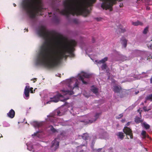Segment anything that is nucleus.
<instances>
[{"label":"nucleus","mask_w":152,"mask_h":152,"mask_svg":"<svg viewBox=\"0 0 152 152\" xmlns=\"http://www.w3.org/2000/svg\"><path fill=\"white\" fill-rule=\"evenodd\" d=\"M40 36L45 39L40 48V52L37 57L36 65H42L49 69L53 68L60 64L61 61L64 58H66L68 53L72 56H74L73 52L77 45L76 42L74 40L60 43V46L57 56H55L52 52L50 40L51 39H56V33L52 31H49L44 27L42 26L38 31Z\"/></svg>","instance_id":"f257e3e1"},{"label":"nucleus","mask_w":152,"mask_h":152,"mask_svg":"<svg viewBox=\"0 0 152 152\" xmlns=\"http://www.w3.org/2000/svg\"><path fill=\"white\" fill-rule=\"evenodd\" d=\"M95 2V0H81L76 2H74L73 0H65L63 2L64 9L61 11L58 9L57 10L60 14L67 17L70 14L86 16L90 12L88 8Z\"/></svg>","instance_id":"f03ea898"},{"label":"nucleus","mask_w":152,"mask_h":152,"mask_svg":"<svg viewBox=\"0 0 152 152\" xmlns=\"http://www.w3.org/2000/svg\"><path fill=\"white\" fill-rule=\"evenodd\" d=\"M22 6L31 18H34L36 13L45 9L42 0H24Z\"/></svg>","instance_id":"7ed1b4c3"},{"label":"nucleus","mask_w":152,"mask_h":152,"mask_svg":"<svg viewBox=\"0 0 152 152\" xmlns=\"http://www.w3.org/2000/svg\"><path fill=\"white\" fill-rule=\"evenodd\" d=\"M61 92V94L58 93L56 95L54 96L53 97L50 98V101L51 102H58L61 98L63 99H61V101L65 102L69 99V96L74 94L73 92L69 90H61L60 91Z\"/></svg>","instance_id":"20e7f679"},{"label":"nucleus","mask_w":152,"mask_h":152,"mask_svg":"<svg viewBox=\"0 0 152 152\" xmlns=\"http://www.w3.org/2000/svg\"><path fill=\"white\" fill-rule=\"evenodd\" d=\"M59 139L56 138L52 142V145L51 146V150L52 151H56L59 146Z\"/></svg>","instance_id":"39448f33"},{"label":"nucleus","mask_w":152,"mask_h":152,"mask_svg":"<svg viewBox=\"0 0 152 152\" xmlns=\"http://www.w3.org/2000/svg\"><path fill=\"white\" fill-rule=\"evenodd\" d=\"M113 90L115 93V95L116 94L118 96L117 98L123 97V95L121 94L122 91L121 88L120 86H113Z\"/></svg>","instance_id":"423d86ee"},{"label":"nucleus","mask_w":152,"mask_h":152,"mask_svg":"<svg viewBox=\"0 0 152 152\" xmlns=\"http://www.w3.org/2000/svg\"><path fill=\"white\" fill-rule=\"evenodd\" d=\"M33 88L32 87L30 88L29 86H26L24 89V94L26 97L25 99H28L29 97V93L31 92V93H33L34 92L35 90H34V92L33 90Z\"/></svg>","instance_id":"0eeeda50"},{"label":"nucleus","mask_w":152,"mask_h":152,"mask_svg":"<svg viewBox=\"0 0 152 152\" xmlns=\"http://www.w3.org/2000/svg\"><path fill=\"white\" fill-rule=\"evenodd\" d=\"M91 77V75L86 73L83 72L79 76V80L82 82L83 83L85 84H87V82L85 80L86 78H88Z\"/></svg>","instance_id":"6e6552de"},{"label":"nucleus","mask_w":152,"mask_h":152,"mask_svg":"<svg viewBox=\"0 0 152 152\" xmlns=\"http://www.w3.org/2000/svg\"><path fill=\"white\" fill-rule=\"evenodd\" d=\"M123 131L126 135L130 136V139H132V131L130 129L126 126L123 129Z\"/></svg>","instance_id":"1a4fd4ad"},{"label":"nucleus","mask_w":152,"mask_h":152,"mask_svg":"<svg viewBox=\"0 0 152 152\" xmlns=\"http://www.w3.org/2000/svg\"><path fill=\"white\" fill-rule=\"evenodd\" d=\"M15 115V112L14 110L11 109L9 112L7 113V115L8 117L11 118H13Z\"/></svg>","instance_id":"9d476101"},{"label":"nucleus","mask_w":152,"mask_h":152,"mask_svg":"<svg viewBox=\"0 0 152 152\" xmlns=\"http://www.w3.org/2000/svg\"><path fill=\"white\" fill-rule=\"evenodd\" d=\"M121 43L122 45V47L125 48L127 45V40L124 37H122L121 39Z\"/></svg>","instance_id":"9b49d317"},{"label":"nucleus","mask_w":152,"mask_h":152,"mask_svg":"<svg viewBox=\"0 0 152 152\" xmlns=\"http://www.w3.org/2000/svg\"><path fill=\"white\" fill-rule=\"evenodd\" d=\"M33 125L35 127H39L42 126V124L41 122L34 121L33 122Z\"/></svg>","instance_id":"f8f14e48"},{"label":"nucleus","mask_w":152,"mask_h":152,"mask_svg":"<svg viewBox=\"0 0 152 152\" xmlns=\"http://www.w3.org/2000/svg\"><path fill=\"white\" fill-rule=\"evenodd\" d=\"M141 125L142 127H144L146 129H149L150 127V126L147 124L145 122L141 123Z\"/></svg>","instance_id":"ddd939ff"},{"label":"nucleus","mask_w":152,"mask_h":152,"mask_svg":"<svg viewBox=\"0 0 152 152\" xmlns=\"http://www.w3.org/2000/svg\"><path fill=\"white\" fill-rule=\"evenodd\" d=\"M134 121L137 124L142 123L143 122V120L142 119L137 116L135 118Z\"/></svg>","instance_id":"4468645a"},{"label":"nucleus","mask_w":152,"mask_h":152,"mask_svg":"<svg viewBox=\"0 0 152 152\" xmlns=\"http://www.w3.org/2000/svg\"><path fill=\"white\" fill-rule=\"evenodd\" d=\"M116 135L118 136L119 138L121 139L122 140L124 137L123 133L122 132H118L117 133Z\"/></svg>","instance_id":"2eb2a0df"},{"label":"nucleus","mask_w":152,"mask_h":152,"mask_svg":"<svg viewBox=\"0 0 152 152\" xmlns=\"http://www.w3.org/2000/svg\"><path fill=\"white\" fill-rule=\"evenodd\" d=\"M82 138L83 140H88L89 138V136L88 134L87 133L84 134L82 136Z\"/></svg>","instance_id":"dca6fc26"},{"label":"nucleus","mask_w":152,"mask_h":152,"mask_svg":"<svg viewBox=\"0 0 152 152\" xmlns=\"http://www.w3.org/2000/svg\"><path fill=\"white\" fill-rule=\"evenodd\" d=\"M95 121V119H93L92 120H88V121H81V122H85L86 123V124H89V123H92L93 121Z\"/></svg>","instance_id":"f3484780"},{"label":"nucleus","mask_w":152,"mask_h":152,"mask_svg":"<svg viewBox=\"0 0 152 152\" xmlns=\"http://www.w3.org/2000/svg\"><path fill=\"white\" fill-rule=\"evenodd\" d=\"M108 60V58L107 57H105L104 58L102 59L101 60L99 61V63H102V64H105L104 63L107 61Z\"/></svg>","instance_id":"a211bd4d"},{"label":"nucleus","mask_w":152,"mask_h":152,"mask_svg":"<svg viewBox=\"0 0 152 152\" xmlns=\"http://www.w3.org/2000/svg\"><path fill=\"white\" fill-rule=\"evenodd\" d=\"M49 119L50 122L53 123L56 122V119L55 118L52 116H50L49 117Z\"/></svg>","instance_id":"6ab92c4d"},{"label":"nucleus","mask_w":152,"mask_h":152,"mask_svg":"<svg viewBox=\"0 0 152 152\" xmlns=\"http://www.w3.org/2000/svg\"><path fill=\"white\" fill-rule=\"evenodd\" d=\"M132 24L134 26H137L139 25H142V23L139 21H136L135 22H132Z\"/></svg>","instance_id":"aec40b11"},{"label":"nucleus","mask_w":152,"mask_h":152,"mask_svg":"<svg viewBox=\"0 0 152 152\" xmlns=\"http://www.w3.org/2000/svg\"><path fill=\"white\" fill-rule=\"evenodd\" d=\"M146 100H149L150 101H152V94L147 96L146 98Z\"/></svg>","instance_id":"412c9836"},{"label":"nucleus","mask_w":152,"mask_h":152,"mask_svg":"<svg viewBox=\"0 0 152 152\" xmlns=\"http://www.w3.org/2000/svg\"><path fill=\"white\" fill-rule=\"evenodd\" d=\"M141 135L143 138H145L147 137L146 132L145 131L142 130L141 132Z\"/></svg>","instance_id":"4be33fe9"},{"label":"nucleus","mask_w":152,"mask_h":152,"mask_svg":"<svg viewBox=\"0 0 152 152\" xmlns=\"http://www.w3.org/2000/svg\"><path fill=\"white\" fill-rule=\"evenodd\" d=\"M120 57L121 58L120 60L121 61H124L125 60H127V57L125 56L121 55H120Z\"/></svg>","instance_id":"5701e85b"},{"label":"nucleus","mask_w":152,"mask_h":152,"mask_svg":"<svg viewBox=\"0 0 152 152\" xmlns=\"http://www.w3.org/2000/svg\"><path fill=\"white\" fill-rule=\"evenodd\" d=\"M55 115L58 116H60L62 115L61 114L60 111L58 110H57L55 112Z\"/></svg>","instance_id":"b1692460"},{"label":"nucleus","mask_w":152,"mask_h":152,"mask_svg":"<svg viewBox=\"0 0 152 152\" xmlns=\"http://www.w3.org/2000/svg\"><path fill=\"white\" fill-rule=\"evenodd\" d=\"M140 53V51L137 50H135L133 52V54H135L136 56H139Z\"/></svg>","instance_id":"393cba45"},{"label":"nucleus","mask_w":152,"mask_h":152,"mask_svg":"<svg viewBox=\"0 0 152 152\" xmlns=\"http://www.w3.org/2000/svg\"><path fill=\"white\" fill-rule=\"evenodd\" d=\"M107 65L105 64H102V65L101 66V68L103 70L106 69H107Z\"/></svg>","instance_id":"a878e982"},{"label":"nucleus","mask_w":152,"mask_h":152,"mask_svg":"<svg viewBox=\"0 0 152 152\" xmlns=\"http://www.w3.org/2000/svg\"><path fill=\"white\" fill-rule=\"evenodd\" d=\"M50 126L51 127V128H50V130L53 133H55L57 131L56 129L52 126L50 125Z\"/></svg>","instance_id":"bb28decb"},{"label":"nucleus","mask_w":152,"mask_h":152,"mask_svg":"<svg viewBox=\"0 0 152 152\" xmlns=\"http://www.w3.org/2000/svg\"><path fill=\"white\" fill-rule=\"evenodd\" d=\"M95 142L94 141V140H93L92 143H91V148L93 150H94V145L95 144Z\"/></svg>","instance_id":"cd10ccee"},{"label":"nucleus","mask_w":152,"mask_h":152,"mask_svg":"<svg viewBox=\"0 0 152 152\" xmlns=\"http://www.w3.org/2000/svg\"><path fill=\"white\" fill-rule=\"evenodd\" d=\"M101 114V112H99L98 113H96V120L99 117V116Z\"/></svg>","instance_id":"c85d7f7f"},{"label":"nucleus","mask_w":152,"mask_h":152,"mask_svg":"<svg viewBox=\"0 0 152 152\" xmlns=\"http://www.w3.org/2000/svg\"><path fill=\"white\" fill-rule=\"evenodd\" d=\"M91 91L93 93H95V87L94 86H92L91 88Z\"/></svg>","instance_id":"c756f323"},{"label":"nucleus","mask_w":152,"mask_h":152,"mask_svg":"<svg viewBox=\"0 0 152 152\" xmlns=\"http://www.w3.org/2000/svg\"><path fill=\"white\" fill-rule=\"evenodd\" d=\"M123 114H121L119 115L118 116H116V118L118 119H120L123 116Z\"/></svg>","instance_id":"7c9ffc66"},{"label":"nucleus","mask_w":152,"mask_h":152,"mask_svg":"<svg viewBox=\"0 0 152 152\" xmlns=\"http://www.w3.org/2000/svg\"><path fill=\"white\" fill-rule=\"evenodd\" d=\"M148 31V28L147 27L144 29V30L143 31V33H144L145 34H146V33H147Z\"/></svg>","instance_id":"2f4dec72"},{"label":"nucleus","mask_w":152,"mask_h":152,"mask_svg":"<svg viewBox=\"0 0 152 152\" xmlns=\"http://www.w3.org/2000/svg\"><path fill=\"white\" fill-rule=\"evenodd\" d=\"M39 131H37V132H36V133H34V134H33V135L34 136H37V134L39 133Z\"/></svg>","instance_id":"473e14b6"},{"label":"nucleus","mask_w":152,"mask_h":152,"mask_svg":"<svg viewBox=\"0 0 152 152\" xmlns=\"http://www.w3.org/2000/svg\"><path fill=\"white\" fill-rule=\"evenodd\" d=\"M95 19H96V20L99 21L101 20V18H96Z\"/></svg>","instance_id":"72a5a7b5"},{"label":"nucleus","mask_w":152,"mask_h":152,"mask_svg":"<svg viewBox=\"0 0 152 152\" xmlns=\"http://www.w3.org/2000/svg\"><path fill=\"white\" fill-rule=\"evenodd\" d=\"M73 21L75 23H77L78 22L77 20L76 19H74L73 20Z\"/></svg>","instance_id":"f704fd0d"},{"label":"nucleus","mask_w":152,"mask_h":152,"mask_svg":"<svg viewBox=\"0 0 152 152\" xmlns=\"http://www.w3.org/2000/svg\"><path fill=\"white\" fill-rule=\"evenodd\" d=\"M74 88H75V87H77V88H78V85L77 83H76L75 85H74Z\"/></svg>","instance_id":"c9c22d12"},{"label":"nucleus","mask_w":152,"mask_h":152,"mask_svg":"<svg viewBox=\"0 0 152 152\" xmlns=\"http://www.w3.org/2000/svg\"><path fill=\"white\" fill-rule=\"evenodd\" d=\"M143 109L145 111H148L149 110H147L146 109V107H143Z\"/></svg>","instance_id":"e433bc0d"},{"label":"nucleus","mask_w":152,"mask_h":152,"mask_svg":"<svg viewBox=\"0 0 152 152\" xmlns=\"http://www.w3.org/2000/svg\"><path fill=\"white\" fill-rule=\"evenodd\" d=\"M95 90H96V96L97 95V91H98V89L96 87Z\"/></svg>","instance_id":"4c0bfd02"},{"label":"nucleus","mask_w":152,"mask_h":152,"mask_svg":"<svg viewBox=\"0 0 152 152\" xmlns=\"http://www.w3.org/2000/svg\"><path fill=\"white\" fill-rule=\"evenodd\" d=\"M130 124V122H128L127 124H126V126H128Z\"/></svg>","instance_id":"58836bf2"},{"label":"nucleus","mask_w":152,"mask_h":152,"mask_svg":"<svg viewBox=\"0 0 152 152\" xmlns=\"http://www.w3.org/2000/svg\"><path fill=\"white\" fill-rule=\"evenodd\" d=\"M137 111H138V112H139V113H140V117H141V112H140V110L139 109H138L137 110Z\"/></svg>","instance_id":"ea45409f"},{"label":"nucleus","mask_w":152,"mask_h":152,"mask_svg":"<svg viewBox=\"0 0 152 152\" xmlns=\"http://www.w3.org/2000/svg\"><path fill=\"white\" fill-rule=\"evenodd\" d=\"M35 80L36 81V80H37V78H33V79H32L31 80Z\"/></svg>","instance_id":"a19ab883"},{"label":"nucleus","mask_w":152,"mask_h":152,"mask_svg":"<svg viewBox=\"0 0 152 152\" xmlns=\"http://www.w3.org/2000/svg\"><path fill=\"white\" fill-rule=\"evenodd\" d=\"M150 82H151V83H152V77L150 79Z\"/></svg>","instance_id":"79ce46f5"},{"label":"nucleus","mask_w":152,"mask_h":152,"mask_svg":"<svg viewBox=\"0 0 152 152\" xmlns=\"http://www.w3.org/2000/svg\"><path fill=\"white\" fill-rule=\"evenodd\" d=\"M121 122L123 123H124V122L125 120L124 119H122L121 121Z\"/></svg>","instance_id":"37998d69"},{"label":"nucleus","mask_w":152,"mask_h":152,"mask_svg":"<svg viewBox=\"0 0 152 152\" xmlns=\"http://www.w3.org/2000/svg\"><path fill=\"white\" fill-rule=\"evenodd\" d=\"M151 57L152 58V57L151 56H148L147 58V60H148V59L149 58H150Z\"/></svg>","instance_id":"c03bdc74"},{"label":"nucleus","mask_w":152,"mask_h":152,"mask_svg":"<svg viewBox=\"0 0 152 152\" xmlns=\"http://www.w3.org/2000/svg\"><path fill=\"white\" fill-rule=\"evenodd\" d=\"M146 9L147 10H149L150 9V8L149 7H146Z\"/></svg>","instance_id":"a18cd8bd"},{"label":"nucleus","mask_w":152,"mask_h":152,"mask_svg":"<svg viewBox=\"0 0 152 152\" xmlns=\"http://www.w3.org/2000/svg\"><path fill=\"white\" fill-rule=\"evenodd\" d=\"M1 137H3V136L1 134H0V138Z\"/></svg>","instance_id":"49530a36"},{"label":"nucleus","mask_w":152,"mask_h":152,"mask_svg":"<svg viewBox=\"0 0 152 152\" xmlns=\"http://www.w3.org/2000/svg\"><path fill=\"white\" fill-rule=\"evenodd\" d=\"M13 5H14V7H16V4H15V3H14V4H13Z\"/></svg>","instance_id":"de8ad7c7"},{"label":"nucleus","mask_w":152,"mask_h":152,"mask_svg":"<svg viewBox=\"0 0 152 152\" xmlns=\"http://www.w3.org/2000/svg\"><path fill=\"white\" fill-rule=\"evenodd\" d=\"M150 47L151 49H152V45H150Z\"/></svg>","instance_id":"09e8293b"},{"label":"nucleus","mask_w":152,"mask_h":152,"mask_svg":"<svg viewBox=\"0 0 152 152\" xmlns=\"http://www.w3.org/2000/svg\"><path fill=\"white\" fill-rule=\"evenodd\" d=\"M122 5H123V4H122V5H121H121H120L119 6H120V7H121Z\"/></svg>","instance_id":"8fccbe9b"},{"label":"nucleus","mask_w":152,"mask_h":152,"mask_svg":"<svg viewBox=\"0 0 152 152\" xmlns=\"http://www.w3.org/2000/svg\"><path fill=\"white\" fill-rule=\"evenodd\" d=\"M48 14H49V15H50V14H51L52 13H51V12H50V13H49Z\"/></svg>","instance_id":"3c124183"},{"label":"nucleus","mask_w":152,"mask_h":152,"mask_svg":"<svg viewBox=\"0 0 152 152\" xmlns=\"http://www.w3.org/2000/svg\"><path fill=\"white\" fill-rule=\"evenodd\" d=\"M26 30L27 31V32L28 31V29H26Z\"/></svg>","instance_id":"603ef678"},{"label":"nucleus","mask_w":152,"mask_h":152,"mask_svg":"<svg viewBox=\"0 0 152 152\" xmlns=\"http://www.w3.org/2000/svg\"><path fill=\"white\" fill-rule=\"evenodd\" d=\"M107 74H108V72H107Z\"/></svg>","instance_id":"864d4df0"},{"label":"nucleus","mask_w":152,"mask_h":152,"mask_svg":"<svg viewBox=\"0 0 152 152\" xmlns=\"http://www.w3.org/2000/svg\"><path fill=\"white\" fill-rule=\"evenodd\" d=\"M138 91L137 92H136V94H137L138 93Z\"/></svg>","instance_id":"5fc2aeb1"},{"label":"nucleus","mask_w":152,"mask_h":152,"mask_svg":"<svg viewBox=\"0 0 152 152\" xmlns=\"http://www.w3.org/2000/svg\"><path fill=\"white\" fill-rule=\"evenodd\" d=\"M85 146V145H82V146Z\"/></svg>","instance_id":"6e6d98bb"},{"label":"nucleus","mask_w":152,"mask_h":152,"mask_svg":"<svg viewBox=\"0 0 152 152\" xmlns=\"http://www.w3.org/2000/svg\"><path fill=\"white\" fill-rule=\"evenodd\" d=\"M108 79H110V77L109 76H108Z\"/></svg>","instance_id":"4d7b16f0"},{"label":"nucleus","mask_w":152,"mask_h":152,"mask_svg":"<svg viewBox=\"0 0 152 152\" xmlns=\"http://www.w3.org/2000/svg\"><path fill=\"white\" fill-rule=\"evenodd\" d=\"M97 102V101H96V102H95L96 103Z\"/></svg>","instance_id":"13d9d810"},{"label":"nucleus","mask_w":152,"mask_h":152,"mask_svg":"<svg viewBox=\"0 0 152 152\" xmlns=\"http://www.w3.org/2000/svg\"><path fill=\"white\" fill-rule=\"evenodd\" d=\"M135 105H134V106H133V107H135Z\"/></svg>","instance_id":"bf43d9fd"},{"label":"nucleus","mask_w":152,"mask_h":152,"mask_svg":"<svg viewBox=\"0 0 152 152\" xmlns=\"http://www.w3.org/2000/svg\"><path fill=\"white\" fill-rule=\"evenodd\" d=\"M95 62H97V61L96 60Z\"/></svg>","instance_id":"052dcab7"},{"label":"nucleus","mask_w":152,"mask_h":152,"mask_svg":"<svg viewBox=\"0 0 152 152\" xmlns=\"http://www.w3.org/2000/svg\"><path fill=\"white\" fill-rule=\"evenodd\" d=\"M69 81H71V80H69Z\"/></svg>","instance_id":"680f3d73"},{"label":"nucleus","mask_w":152,"mask_h":152,"mask_svg":"<svg viewBox=\"0 0 152 152\" xmlns=\"http://www.w3.org/2000/svg\"><path fill=\"white\" fill-rule=\"evenodd\" d=\"M151 41H152V40H151Z\"/></svg>","instance_id":"e2e57ef3"}]
</instances>
